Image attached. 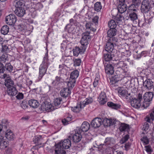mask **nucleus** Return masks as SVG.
<instances>
[{
    "mask_svg": "<svg viewBox=\"0 0 154 154\" xmlns=\"http://www.w3.org/2000/svg\"><path fill=\"white\" fill-rule=\"evenodd\" d=\"M99 79L98 77H96L93 82V86L94 88L96 87L98 85Z\"/></svg>",
    "mask_w": 154,
    "mask_h": 154,
    "instance_id": "nucleus-58",
    "label": "nucleus"
},
{
    "mask_svg": "<svg viewBox=\"0 0 154 154\" xmlns=\"http://www.w3.org/2000/svg\"><path fill=\"white\" fill-rule=\"evenodd\" d=\"M115 45H118L117 38H109L105 45V50L109 52H112L114 50Z\"/></svg>",
    "mask_w": 154,
    "mask_h": 154,
    "instance_id": "nucleus-4",
    "label": "nucleus"
},
{
    "mask_svg": "<svg viewBox=\"0 0 154 154\" xmlns=\"http://www.w3.org/2000/svg\"><path fill=\"white\" fill-rule=\"evenodd\" d=\"M58 143H61V146L62 148L68 149L71 146V141L69 139L64 140L62 142H59Z\"/></svg>",
    "mask_w": 154,
    "mask_h": 154,
    "instance_id": "nucleus-18",
    "label": "nucleus"
},
{
    "mask_svg": "<svg viewBox=\"0 0 154 154\" xmlns=\"http://www.w3.org/2000/svg\"><path fill=\"white\" fill-rule=\"evenodd\" d=\"M153 85V81L150 79L146 80L143 83L144 86L149 90L151 89L152 88Z\"/></svg>",
    "mask_w": 154,
    "mask_h": 154,
    "instance_id": "nucleus-24",
    "label": "nucleus"
},
{
    "mask_svg": "<svg viewBox=\"0 0 154 154\" xmlns=\"http://www.w3.org/2000/svg\"><path fill=\"white\" fill-rule=\"evenodd\" d=\"M153 94L151 92L146 93L143 96V99L145 101L150 102L152 100Z\"/></svg>",
    "mask_w": 154,
    "mask_h": 154,
    "instance_id": "nucleus-28",
    "label": "nucleus"
},
{
    "mask_svg": "<svg viewBox=\"0 0 154 154\" xmlns=\"http://www.w3.org/2000/svg\"><path fill=\"white\" fill-rule=\"evenodd\" d=\"M98 100L100 103L101 105H103L107 101V98H98Z\"/></svg>",
    "mask_w": 154,
    "mask_h": 154,
    "instance_id": "nucleus-55",
    "label": "nucleus"
},
{
    "mask_svg": "<svg viewBox=\"0 0 154 154\" xmlns=\"http://www.w3.org/2000/svg\"><path fill=\"white\" fill-rule=\"evenodd\" d=\"M5 67L4 64L2 63H0V74L3 73L5 71Z\"/></svg>",
    "mask_w": 154,
    "mask_h": 154,
    "instance_id": "nucleus-60",
    "label": "nucleus"
},
{
    "mask_svg": "<svg viewBox=\"0 0 154 154\" xmlns=\"http://www.w3.org/2000/svg\"><path fill=\"white\" fill-rule=\"evenodd\" d=\"M75 25L67 24L64 30L68 33H74L75 32Z\"/></svg>",
    "mask_w": 154,
    "mask_h": 154,
    "instance_id": "nucleus-22",
    "label": "nucleus"
},
{
    "mask_svg": "<svg viewBox=\"0 0 154 154\" xmlns=\"http://www.w3.org/2000/svg\"><path fill=\"white\" fill-rule=\"evenodd\" d=\"M49 64L48 52L45 54L42 63L39 68V77L42 79L46 73L48 66Z\"/></svg>",
    "mask_w": 154,
    "mask_h": 154,
    "instance_id": "nucleus-1",
    "label": "nucleus"
},
{
    "mask_svg": "<svg viewBox=\"0 0 154 154\" xmlns=\"http://www.w3.org/2000/svg\"><path fill=\"white\" fill-rule=\"evenodd\" d=\"M15 14L18 16L21 17L26 14V11L24 8H18L16 9L14 11Z\"/></svg>",
    "mask_w": 154,
    "mask_h": 154,
    "instance_id": "nucleus-25",
    "label": "nucleus"
},
{
    "mask_svg": "<svg viewBox=\"0 0 154 154\" xmlns=\"http://www.w3.org/2000/svg\"><path fill=\"white\" fill-rule=\"evenodd\" d=\"M115 67H116L118 69L116 71L117 74H119L118 72H120L121 73L124 72V68L126 66V64L124 61H120L118 63H116Z\"/></svg>",
    "mask_w": 154,
    "mask_h": 154,
    "instance_id": "nucleus-10",
    "label": "nucleus"
},
{
    "mask_svg": "<svg viewBox=\"0 0 154 154\" xmlns=\"http://www.w3.org/2000/svg\"><path fill=\"white\" fill-rule=\"evenodd\" d=\"M93 24L91 22L87 23L85 24V27L86 28V32L90 31H92L93 32L95 31L96 29L93 27L92 26Z\"/></svg>",
    "mask_w": 154,
    "mask_h": 154,
    "instance_id": "nucleus-37",
    "label": "nucleus"
},
{
    "mask_svg": "<svg viewBox=\"0 0 154 154\" xmlns=\"http://www.w3.org/2000/svg\"><path fill=\"white\" fill-rule=\"evenodd\" d=\"M81 133H79V131L77 132H75L74 134V132H72L70 134V135L69 136V138L70 139L72 138L73 141L75 143L79 142L82 139Z\"/></svg>",
    "mask_w": 154,
    "mask_h": 154,
    "instance_id": "nucleus-9",
    "label": "nucleus"
},
{
    "mask_svg": "<svg viewBox=\"0 0 154 154\" xmlns=\"http://www.w3.org/2000/svg\"><path fill=\"white\" fill-rule=\"evenodd\" d=\"M83 108H81V103H80L79 104H77L76 106L72 107V110L74 112H79Z\"/></svg>",
    "mask_w": 154,
    "mask_h": 154,
    "instance_id": "nucleus-45",
    "label": "nucleus"
},
{
    "mask_svg": "<svg viewBox=\"0 0 154 154\" xmlns=\"http://www.w3.org/2000/svg\"><path fill=\"white\" fill-rule=\"evenodd\" d=\"M123 17L122 16L118 14L116 17V20L117 23H120L122 22L123 19Z\"/></svg>",
    "mask_w": 154,
    "mask_h": 154,
    "instance_id": "nucleus-53",
    "label": "nucleus"
},
{
    "mask_svg": "<svg viewBox=\"0 0 154 154\" xmlns=\"http://www.w3.org/2000/svg\"><path fill=\"white\" fill-rule=\"evenodd\" d=\"M93 100L91 97L86 98L84 101L81 103V108H84L86 105L91 103Z\"/></svg>",
    "mask_w": 154,
    "mask_h": 154,
    "instance_id": "nucleus-35",
    "label": "nucleus"
},
{
    "mask_svg": "<svg viewBox=\"0 0 154 154\" xmlns=\"http://www.w3.org/2000/svg\"><path fill=\"white\" fill-rule=\"evenodd\" d=\"M126 5H121L119 4L118 7V11L121 14H122L125 12L127 9Z\"/></svg>",
    "mask_w": 154,
    "mask_h": 154,
    "instance_id": "nucleus-36",
    "label": "nucleus"
},
{
    "mask_svg": "<svg viewBox=\"0 0 154 154\" xmlns=\"http://www.w3.org/2000/svg\"><path fill=\"white\" fill-rule=\"evenodd\" d=\"M21 107L23 109H26L27 108V104L26 102L25 101H23L21 104Z\"/></svg>",
    "mask_w": 154,
    "mask_h": 154,
    "instance_id": "nucleus-62",
    "label": "nucleus"
},
{
    "mask_svg": "<svg viewBox=\"0 0 154 154\" xmlns=\"http://www.w3.org/2000/svg\"><path fill=\"white\" fill-rule=\"evenodd\" d=\"M90 32L86 31L82 34V37L80 41L82 46L83 47V50H86L87 45L90 41L91 36L90 35Z\"/></svg>",
    "mask_w": 154,
    "mask_h": 154,
    "instance_id": "nucleus-5",
    "label": "nucleus"
},
{
    "mask_svg": "<svg viewBox=\"0 0 154 154\" xmlns=\"http://www.w3.org/2000/svg\"><path fill=\"white\" fill-rule=\"evenodd\" d=\"M105 72L108 75H112L114 72L113 66H115L114 63H106L103 61Z\"/></svg>",
    "mask_w": 154,
    "mask_h": 154,
    "instance_id": "nucleus-8",
    "label": "nucleus"
},
{
    "mask_svg": "<svg viewBox=\"0 0 154 154\" xmlns=\"http://www.w3.org/2000/svg\"><path fill=\"white\" fill-rule=\"evenodd\" d=\"M102 123V120L101 118H96L92 121L91 125L92 127L97 128L100 127Z\"/></svg>",
    "mask_w": 154,
    "mask_h": 154,
    "instance_id": "nucleus-13",
    "label": "nucleus"
},
{
    "mask_svg": "<svg viewBox=\"0 0 154 154\" xmlns=\"http://www.w3.org/2000/svg\"><path fill=\"white\" fill-rule=\"evenodd\" d=\"M43 139L42 138L41 136H36L34 138L33 141L36 144L38 145H40V147H44L45 146V144L42 143Z\"/></svg>",
    "mask_w": 154,
    "mask_h": 154,
    "instance_id": "nucleus-27",
    "label": "nucleus"
},
{
    "mask_svg": "<svg viewBox=\"0 0 154 154\" xmlns=\"http://www.w3.org/2000/svg\"><path fill=\"white\" fill-rule=\"evenodd\" d=\"M1 48V50L2 53L6 54L9 53L10 51V48L7 45H0Z\"/></svg>",
    "mask_w": 154,
    "mask_h": 154,
    "instance_id": "nucleus-41",
    "label": "nucleus"
},
{
    "mask_svg": "<svg viewBox=\"0 0 154 154\" xmlns=\"http://www.w3.org/2000/svg\"><path fill=\"white\" fill-rule=\"evenodd\" d=\"M79 72L76 70L72 71L70 74V79L69 80L68 85L70 86V87L72 88L74 86V84L76 82V79L79 75Z\"/></svg>",
    "mask_w": 154,
    "mask_h": 154,
    "instance_id": "nucleus-7",
    "label": "nucleus"
},
{
    "mask_svg": "<svg viewBox=\"0 0 154 154\" xmlns=\"http://www.w3.org/2000/svg\"><path fill=\"white\" fill-rule=\"evenodd\" d=\"M154 120V115L151 112L149 115L147 116L145 119L146 122L150 123L151 121H153Z\"/></svg>",
    "mask_w": 154,
    "mask_h": 154,
    "instance_id": "nucleus-39",
    "label": "nucleus"
},
{
    "mask_svg": "<svg viewBox=\"0 0 154 154\" xmlns=\"http://www.w3.org/2000/svg\"><path fill=\"white\" fill-rule=\"evenodd\" d=\"M14 134L11 130L7 129L5 132V137L9 140H12L14 138Z\"/></svg>",
    "mask_w": 154,
    "mask_h": 154,
    "instance_id": "nucleus-21",
    "label": "nucleus"
},
{
    "mask_svg": "<svg viewBox=\"0 0 154 154\" xmlns=\"http://www.w3.org/2000/svg\"><path fill=\"white\" fill-rule=\"evenodd\" d=\"M7 92L9 96H13L17 94L18 91L15 87L13 86L8 88L7 89Z\"/></svg>",
    "mask_w": 154,
    "mask_h": 154,
    "instance_id": "nucleus-20",
    "label": "nucleus"
},
{
    "mask_svg": "<svg viewBox=\"0 0 154 154\" xmlns=\"http://www.w3.org/2000/svg\"><path fill=\"white\" fill-rule=\"evenodd\" d=\"M144 15V17L145 20H148L150 18H152V16H151L150 14V11H149L148 12H142Z\"/></svg>",
    "mask_w": 154,
    "mask_h": 154,
    "instance_id": "nucleus-49",
    "label": "nucleus"
},
{
    "mask_svg": "<svg viewBox=\"0 0 154 154\" xmlns=\"http://www.w3.org/2000/svg\"><path fill=\"white\" fill-rule=\"evenodd\" d=\"M28 104L31 107L35 108H37L39 105L37 100L34 99H31L28 101Z\"/></svg>",
    "mask_w": 154,
    "mask_h": 154,
    "instance_id": "nucleus-33",
    "label": "nucleus"
},
{
    "mask_svg": "<svg viewBox=\"0 0 154 154\" xmlns=\"http://www.w3.org/2000/svg\"><path fill=\"white\" fill-rule=\"evenodd\" d=\"M9 145V142L4 139V137L0 136V148H6Z\"/></svg>",
    "mask_w": 154,
    "mask_h": 154,
    "instance_id": "nucleus-23",
    "label": "nucleus"
},
{
    "mask_svg": "<svg viewBox=\"0 0 154 154\" xmlns=\"http://www.w3.org/2000/svg\"><path fill=\"white\" fill-rule=\"evenodd\" d=\"M55 154H66L64 149L61 146V143H58L55 145Z\"/></svg>",
    "mask_w": 154,
    "mask_h": 154,
    "instance_id": "nucleus-17",
    "label": "nucleus"
},
{
    "mask_svg": "<svg viewBox=\"0 0 154 154\" xmlns=\"http://www.w3.org/2000/svg\"><path fill=\"white\" fill-rule=\"evenodd\" d=\"M128 125L125 123H121L119 128V130L121 132L126 131L128 130Z\"/></svg>",
    "mask_w": 154,
    "mask_h": 154,
    "instance_id": "nucleus-40",
    "label": "nucleus"
},
{
    "mask_svg": "<svg viewBox=\"0 0 154 154\" xmlns=\"http://www.w3.org/2000/svg\"><path fill=\"white\" fill-rule=\"evenodd\" d=\"M71 91L69 88H63L61 90L60 93L61 96L64 97H66L70 95Z\"/></svg>",
    "mask_w": 154,
    "mask_h": 154,
    "instance_id": "nucleus-29",
    "label": "nucleus"
},
{
    "mask_svg": "<svg viewBox=\"0 0 154 154\" xmlns=\"http://www.w3.org/2000/svg\"><path fill=\"white\" fill-rule=\"evenodd\" d=\"M149 127L148 123L147 122H145L143 125L142 129L144 131H146L148 129Z\"/></svg>",
    "mask_w": 154,
    "mask_h": 154,
    "instance_id": "nucleus-59",
    "label": "nucleus"
},
{
    "mask_svg": "<svg viewBox=\"0 0 154 154\" xmlns=\"http://www.w3.org/2000/svg\"><path fill=\"white\" fill-rule=\"evenodd\" d=\"M9 31V28L7 25L3 26L1 29V33L4 35H6Z\"/></svg>",
    "mask_w": 154,
    "mask_h": 154,
    "instance_id": "nucleus-42",
    "label": "nucleus"
},
{
    "mask_svg": "<svg viewBox=\"0 0 154 154\" xmlns=\"http://www.w3.org/2000/svg\"><path fill=\"white\" fill-rule=\"evenodd\" d=\"M107 105L109 107L115 110L120 109L121 106V105L119 104L114 103L111 101L108 102Z\"/></svg>",
    "mask_w": 154,
    "mask_h": 154,
    "instance_id": "nucleus-26",
    "label": "nucleus"
},
{
    "mask_svg": "<svg viewBox=\"0 0 154 154\" xmlns=\"http://www.w3.org/2000/svg\"><path fill=\"white\" fill-rule=\"evenodd\" d=\"M67 42L66 40L63 41L62 43L61 44V48L63 50H66L67 47Z\"/></svg>",
    "mask_w": 154,
    "mask_h": 154,
    "instance_id": "nucleus-52",
    "label": "nucleus"
},
{
    "mask_svg": "<svg viewBox=\"0 0 154 154\" xmlns=\"http://www.w3.org/2000/svg\"><path fill=\"white\" fill-rule=\"evenodd\" d=\"M136 88H134L131 91V93H128L127 90L123 88H118V92L120 97L124 98L128 101H131V98L134 95V94L136 93Z\"/></svg>",
    "mask_w": 154,
    "mask_h": 154,
    "instance_id": "nucleus-3",
    "label": "nucleus"
},
{
    "mask_svg": "<svg viewBox=\"0 0 154 154\" xmlns=\"http://www.w3.org/2000/svg\"><path fill=\"white\" fill-rule=\"evenodd\" d=\"M8 75L6 74L3 75V78H7L5 80V86L8 88L10 87H13L14 85L13 81L10 78L7 77Z\"/></svg>",
    "mask_w": 154,
    "mask_h": 154,
    "instance_id": "nucleus-19",
    "label": "nucleus"
},
{
    "mask_svg": "<svg viewBox=\"0 0 154 154\" xmlns=\"http://www.w3.org/2000/svg\"><path fill=\"white\" fill-rule=\"evenodd\" d=\"M2 123L3 124H4L3 125L4 126H5L3 127V125L0 124V132L2 131L3 129L4 130L5 128L6 129L7 128V125L8 124V121L5 119L3 120L2 121Z\"/></svg>",
    "mask_w": 154,
    "mask_h": 154,
    "instance_id": "nucleus-44",
    "label": "nucleus"
},
{
    "mask_svg": "<svg viewBox=\"0 0 154 154\" xmlns=\"http://www.w3.org/2000/svg\"><path fill=\"white\" fill-rule=\"evenodd\" d=\"M128 18L134 22L137 19V15L135 12H133L129 14Z\"/></svg>",
    "mask_w": 154,
    "mask_h": 154,
    "instance_id": "nucleus-38",
    "label": "nucleus"
},
{
    "mask_svg": "<svg viewBox=\"0 0 154 154\" xmlns=\"http://www.w3.org/2000/svg\"><path fill=\"white\" fill-rule=\"evenodd\" d=\"M134 94L131 100V105L134 108L138 109L141 106V102L143 99L142 94L138 92L136 89V93Z\"/></svg>",
    "mask_w": 154,
    "mask_h": 154,
    "instance_id": "nucleus-2",
    "label": "nucleus"
},
{
    "mask_svg": "<svg viewBox=\"0 0 154 154\" xmlns=\"http://www.w3.org/2000/svg\"><path fill=\"white\" fill-rule=\"evenodd\" d=\"M113 56L111 52H109L107 53H105L103 57V62L106 63H112V60Z\"/></svg>",
    "mask_w": 154,
    "mask_h": 154,
    "instance_id": "nucleus-16",
    "label": "nucleus"
},
{
    "mask_svg": "<svg viewBox=\"0 0 154 154\" xmlns=\"http://www.w3.org/2000/svg\"><path fill=\"white\" fill-rule=\"evenodd\" d=\"M115 140L114 138L112 137H107L105 138L104 141V143L100 144L99 146V148L103 150L106 148V147H112L115 143Z\"/></svg>",
    "mask_w": 154,
    "mask_h": 154,
    "instance_id": "nucleus-6",
    "label": "nucleus"
},
{
    "mask_svg": "<svg viewBox=\"0 0 154 154\" xmlns=\"http://www.w3.org/2000/svg\"><path fill=\"white\" fill-rule=\"evenodd\" d=\"M135 6L134 5L131 4V5L129 6L128 9V12H132L134 11H136V9L134 8Z\"/></svg>",
    "mask_w": 154,
    "mask_h": 154,
    "instance_id": "nucleus-56",
    "label": "nucleus"
},
{
    "mask_svg": "<svg viewBox=\"0 0 154 154\" xmlns=\"http://www.w3.org/2000/svg\"><path fill=\"white\" fill-rule=\"evenodd\" d=\"M90 125L87 122H84L81 126L80 129L79 130V133L86 132L89 129Z\"/></svg>",
    "mask_w": 154,
    "mask_h": 154,
    "instance_id": "nucleus-15",
    "label": "nucleus"
},
{
    "mask_svg": "<svg viewBox=\"0 0 154 154\" xmlns=\"http://www.w3.org/2000/svg\"><path fill=\"white\" fill-rule=\"evenodd\" d=\"M99 17L97 16H94L92 19L93 22L95 25H97L98 24V20Z\"/></svg>",
    "mask_w": 154,
    "mask_h": 154,
    "instance_id": "nucleus-61",
    "label": "nucleus"
},
{
    "mask_svg": "<svg viewBox=\"0 0 154 154\" xmlns=\"http://www.w3.org/2000/svg\"><path fill=\"white\" fill-rule=\"evenodd\" d=\"M108 25L110 28L116 29V22L113 20H111L108 22Z\"/></svg>",
    "mask_w": 154,
    "mask_h": 154,
    "instance_id": "nucleus-43",
    "label": "nucleus"
},
{
    "mask_svg": "<svg viewBox=\"0 0 154 154\" xmlns=\"http://www.w3.org/2000/svg\"><path fill=\"white\" fill-rule=\"evenodd\" d=\"M81 60L80 59H77L74 60V65L75 66H78L80 65Z\"/></svg>",
    "mask_w": 154,
    "mask_h": 154,
    "instance_id": "nucleus-54",
    "label": "nucleus"
},
{
    "mask_svg": "<svg viewBox=\"0 0 154 154\" xmlns=\"http://www.w3.org/2000/svg\"><path fill=\"white\" fill-rule=\"evenodd\" d=\"M16 17L13 14H10L6 16L5 21L7 23L10 25H14L16 21Z\"/></svg>",
    "mask_w": 154,
    "mask_h": 154,
    "instance_id": "nucleus-11",
    "label": "nucleus"
},
{
    "mask_svg": "<svg viewBox=\"0 0 154 154\" xmlns=\"http://www.w3.org/2000/svg\"><path fill=\"white\" fill-rule=\"evenodd\" d=\"M41 109L42 111H46L47 112H51L54 109V107L52 106L51 104L45 103H44L42 104Z\"/></svg>",
    "mask_w": 154,
    "mask_h": 154,
    "instance_id": "nucleus-12",
    "label": "nucleus"
},
{
    "mask_svg": "<svg viewBox=\"0 0 154 154\" xmlns=\"http://www.w3.org/2000/svg\"><path fill=\"white\" fill-rule=\"evenodd\" d=\"M117 30L116 29L110 28L107 32V36L110 38H114L113 37L116 34Z\"/></svg>",
    "mask_w": 154,
    "mask_h": 154,
    "instance_id": "nucleus-32",
    "label": "nucleus"
},
{
    "mask_svg": "<svg viewBox=\"0 0 154 154\" xmlns=\"http://www.w3.org/2000/svg\"><path fill=\"white\" fill-rule=\"evenodd\" d=\"M70 58L69 56H63L62 57L61 60L65 62L66 63H68L69 61L70 60Z\"/></svg>",
    "mask_w": 154,
    "mask_h": 154,
    "instance_id": "nucleus-57",
    "label": "nucleus"
},
{
    "mask_svg": "<svg viewBox=\"0 0 154 154\" xmlns=\"http://www.w3.org/2000/svg\"><path fill=\"white\" fill-rule=\"evenodd\" d=\"M32 2L31 3V5L32 8H34L36 10H38L42 8L43 7V5L40 2Z\"/></svg>",
    "mask_w": 154,
    "mask_h": 154,
    "instance_id": "nucleus-34",
    "label": "nucleus"
},
{
    "mask_svg": "<svg viewBox=\"0 0 154 154\" xmlns=\"http://www.w3.org/2000/svg\"><path fill=\"white\" fill-rule=\"evenodd\" d=\"M62 102V99L58 98L56 99L54 101V104L56 106L60 107V104Z\"/></svg>",
    "mask_w": 154,
    "mask_h": 154,
    "instance_id": "nucleus-46",
    "label": "nucleus"
},
{
    "mask_svg": "<svg viewBox=\"0 0 154 154\" xmlns=\"http://www.w3.org/2000/svg\"><path fill=\"white\" fill-rule=\"evenodd\" d=\"M85 50H83V47L82 46L81 48L78 47H75L73 50V55L75 56H77L81 53H83Z\"/></svg>",
    "mask_w": 154,
    "mask_h": 154,
    "instance_id": "nucleus-30",
    "label": "nucleus"
},
{
    "mask_svg": "<svg viewBox=\"0 0 154 154\" xmlns=\"http://www.w3.org/2000/svg\"><path fill=\"white\" fill-rule=\"evenodd\" d=\"M5 69L8 71L9 72H11L13 70V67L9 63H8L5 64Z\"/></svg>",
    "mask_w": 154,
    "mask_h": 154,
    "instance_id": "nucleus-51",
    "label": "nucleus"
},
{
    "mask_svg": "<svg viewBox=\"0 0 154 154\" xmlns=\"http://www.w3.org/2000/svg\"><path fill=\"white\" fill-rule=\"evenodd\" d=\"M150 102H148L147 101H144L143 102V104L142 106L144 107V108H146L149 106L150 105Z\"/></svg>",
    "mask_w": 154,
    "mask_h": 154,
    "instance_id": "nucleus-63",
    "label": "nucleus"
},
{
    "mask_svg": "<svg viewBox=\"0 0 154 154\" xmlns=\"http://www.w3.org/2000/svg\"><path fill=\"white\" fill-rule=\"evenodd\" d=\"M102 8V6L101 3L100 2H97L94 5V9L95 11H100Z\"/></svg>",
    "mask_w": 154,
    "mask_h": 154,
    "instance_id": "nucleus-48",
    "label": "nucleus"
},
{
    "mask_svg": "<svg viewBox=\"0 0 154 154\" xmlns=\"http://www.w3.org/2000/svg\"><path fill=\"white\" fill-rule=\"evenodd\" d=\"M60 77L57 76L55 77V80L52 82L51 84L53 86H57L60 84Z\"/></svg>",
    "mask_w": 154,
    "mask_h": 154,
    "instance_id": "nucleus-47",
    "label": "nucleus"
},
{
    "mask_svg": "<svg viewBox=\"0 0 154 154\" xmlns=\"http://www.w3.org/2000/svg\"><path fill=\"white\" fill-rule=\"evenodd\" d=\"M150 4L149 0H144L142 2L141 7V12H148L150 11Z\"/></svg>",
    "mask_w": 154,
    "mask_h": 154,
    "instance_id": "nucleus-14",
    "label": "nucleus"
},
{
    "mask_svg": "<svg viewBox=\"0 0 154 154\" xmlns=\"http://www.w3.org/2000/svg\"><path fill=\"white\" fill-rule=\"evenodd\" d=\"M16 97L17 99L21 100L23 98V95L22 93H19Z\"/></svg>",
    "mask_w": 154,
    "mask_h": 154,
    "instance_id": "nucleus-64",
    "label": "nucleus"
},
{
    "mask_svg": "<svg viewBox=\"0 0 154 154\" xmlns=\"http://www.w3.org/2000/svg\"><path fill=\"white\" fill-rule=\"evenodd\" d=\"M14 5L16 8V9L18 8H24L25 6V3L24 1H22L16 0L14 2Z\"/></svg>",
    "mask_w": 154,
    "mask_h": 154,
    "instance_id": "nucleus-31",
    "label": "nucleus"
},
{
    "mask_svg": "<svg viewBox=\"0 0 154 154\" xmlns=\"http://www.w3.org/2000/svg\"><path fill=\"white\" fill-rule=\"evenodd\" d=\"M141 141L143 142L144 145L148 144L149 143V140L147 137L146 136H144L140 139Z\"/></svg>",
    "mask_w": 154,
    "mask_h": 154,
    "instance_id": "nucleus-50",
    "label": "nucleus"
}]
</instances>
